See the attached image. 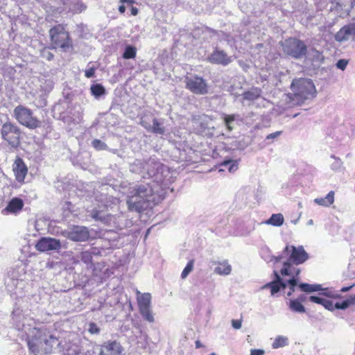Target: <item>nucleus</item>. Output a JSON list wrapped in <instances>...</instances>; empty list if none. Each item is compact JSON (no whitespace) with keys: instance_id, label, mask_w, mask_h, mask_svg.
Returning a JSON list of instances; mask_svg holds the SVG:
<instances>
[{"instance_id":"nucleus-20","label":"nucleus","mask_w":355,"mask_h":355,"mask_svg":"<svg viewBox=\"0 0 355 355\" xmlns=\"http://www.w3.org/2000/svg\"><path fill=\"white\" fill-rule=\"evenodd\" d=\"M146 161L141 159H136L132 164L130 166V171L134 173L142 174L144 177L146 172Z\"/></svg>"},{"instance_id":"nucleus-12","label":"nucleus","mask_w":355,"mask_h":355,"mask_svg":"<svg viewBox=\"0 0 355 355\" xmlns=\"http://www.w3.org/2000/svg\"><path fill=\"white\" fill-rule=\"evenodd\" d=\"M274 274L275 276V279L271 282L267 283L262 286V289H270V294L272 296H274L276 293H277L281 288H286V282L284 281L280 275L278 274L277 271H274Z\"/></svg>"},{"instance_id":"nucleus-5","label":"nucleus","mask_w":355,"mask_h":355,"mask_svg":"<svg viewBox=\"0 0 355 355\" xmlns=\"http://www.w3.org/2000/svg\"><path fill=\"white\" fill-rule=\"evenodd\" d=\"M49 35L54 49L60 48L63 51H67L72 47L69 33L63 26L58 24L51 28Z\"/></svg>"},{"instance_id":"nucleus-60","label":"nucleus","mask_w":355,"mask_h":355,"mask_svg":"<svg viewBox=\"0 0 355 355\" xmlns=\"http://www.w3.org/2000/svg\"><path fill=\"white\" fill-rule=\"evenodd\" d=\"M121 3H127L129 5H131L132 1L131 0H120Z\"/></svg>"},{"instance_id":"nucleus-17","label":"nucleus","mask_w":355,"mask_h":355,"mask_svg":"<svg viewBox=\"0 0 355 355\" xmlns=\"http://www.w3.org/2000/svg\"><path fill=\"white\" fill-rule=\"evenodd\" d=\"M24 202L21 199L18 198H15L12 199L7 207L3 210V211L10 212V213H17L21 211L23 208Z\"/></svg>"},{"instance_id":"nucleus-13","label":"nucleus","mask_w":355,"mask_h":355,"mask_svg":"<svg viewBox=\"0 0 355 355\" xmlns=\"http://www.w3.org/2000/svg\"><path fill=\"white\" fill-rule=\"evenodd\" d=\"M123 347L119 343L107 341L101 345L100 355H121Z\"/></svg>"},{"instance_id":"nucleus-39","label":"nucleus","mask_w":355,"mask_h":355,"mask_svg":"<svg viewBox=\"0 0 355 355\" xmlns=\"http://www.w3.org/2000/svg\"><path fill=\"white\" fill-rule=\"evenodd\" d=\"M331 157L334 159V162L331 164V168L334 171H338L342 168L343 162L340 159L336 157L335 156H331Z\"/></svg>"},{"instance_id":"nucleus-3","label":"nucleus","mask_w":355,"mask_h":355,"mask_svg":"<svg viewBox=\"0 0 355 355\" xmlns=\"http://www.w3.org/2000/svg\"><path fill=\"white\" fill-rule=\"evenodd\" d=\"M276 263L282 262L283 268L280 270L282 275H292L296 270L292 267L291 262L298 265L309 259V255L302 246L297 248L287 245L281 255L273 258Z\"/></svg>"},{"instance_id":"nucleus-9","label":"nucleus","mask_w":355,"mask_h":355,"mask_svg":"<svg viewBox=\"0 0 355 355\" xmlns=\"http://www.w3.org/2000/svg\"><path fill=\"white\" fill-rule=\"evenodd\" d=\"M65 238L75 242L86 241L89 238V231L87 227L73 225L62 233Z\"/></svg>"},{"instance_id":"nucleus-4","label":"nucleus","mask_w":355,"mask_h":355,"mask_svg":"<svg viewBox=\"0 0 355 355\" xmlns=\"http://www.w3.org/2000/svg\"><path fill=\"white\" fill-rule=\"evenodd\" d=\"M291 88L294 96L293 101L299 105L306 100L313 98L316 94L315 85L309 79H295L291 83Z\"/></svg>"},{"instance_id":"nucleus-52","label":"nucleus","mask_w":355,"mask_h":355,"mask_svg":"<svg viewBox=\"0 0 355 355\" xmlns=\"http://www.w3.org/2000/svg\"><path fill=\"white\" fill-rule=\"evenodd\" d=\"M347 302L348 306H351L352 304H355V295L354 296L349 297L346 300Z\"/></svg>"},{"instance_id":"nucleus-10","label":"nucleus","mask_w":355,"mask_h":355,"mask_svg":"<svg viewBox=\"0 0 355 355\" xmlns=\"http://www.w3.org/2000/svg\"><path fill=\"white\" fill-rule=\"evenodd\" d=\"M35 248L42 252L58 250L61 248V243L60 240L54 238L43 237L37 241L35 245Z\"/></svg>"},{"instance_id":"nucleus-27","label":"nucleus","mask_w":355,"mask_h":355,"mask_svg":"<svg viewBox=\"0 0 355 355\" xmlns=\"http://www.w3.org/2000/svg\"><path fill=\"white\" fill-rule=\"evenodd\" d=\"M298 286L302 291L306 293H312L323 290L320 284H309L306 283H300L299 284Z\"/></svg>"},{"instance_id":"nucleus-55","label":"nucleus","mask_w":355,"mask_h":355,"mask_svg":"<svg viewBox=\"0 0 355 355\" xmlns=\"http://www.w3.org/2000/svg\"><path fill=\"white\" fill-rule=\"evenodd\" d=\"M141 124L143 127H144L146 129L150 130L151 125L148 124L146 121L142 120L141 122Z\"/></svg>"},{"instance_id":"nucleus-23","label":"nucleus","mask_w":355,"mask_h":355,"mask_svg":"<svg viewBox=\"0 0 355 355\" xmlns=\"http://www.w3.org/2000/svg\"><path fill=\"white\" fill-rule=\"evenodd\" d=\"M139 309L150 308L151 295L149 293H144L137 296Z\"/></svg>"},{"instance_id":"nucleus-8","label":"nucleus","mask_w":355,"mask_h":355,"mask_svg":"<svg viewBox=\"0 0 355 355\" xmlns=\"http://www.w3.org/2000/svg\"><path fill=\"white\" fill-rule=\"evenodd\" d=\"M20 134L18 127L11 123H6L1 128L2 137L13 148L19 146Z\"/></svg>"},{"instance_id":"nucleus-2","label":"nucleus","mask_w":355,"mask_h":355,"mask_svg":"<svg viewBox=\"0 0 355 355\" xmlns=\"http://www.w3.org/2000/svg\"><path fill=\"white\" fill-rule=\"evenodd\" d=\"M15 328L26 334L28 349L35 355L49 354L58 343L57 338L46 328L36 327L35 321L31 318L19 316Z\"/></svg>"},{"instance_id":"nucleus-15","label":"nucleus","mask_w":355,"mask_h":355,"mask_svg":"<svg viewBox=\"0 0 355 355\" xmlns=\"http://www.w3.org/2000/svg\"><path fill=\"white\" fill-rule=\"evenodd\" d=\"M208 59L211 63L223 65H227L232 62L231 58L223 51H215Z\"/></svg>"},{"instance_id":"nucleus-64","label":"nucleus","mask_w":355,"mask_h":355,"mask_svg":"<svg viewBox=\"0 0 355 355\" xmlns=\"http://www.w3.org/2000/svg\"><path fill=\"white\" fill-rule=\"evenodd\" d=\"M149 232H150V229H148V230H147V234H148V233H149Z\"/></svg>"},{"instance_id":"nucleus-37","label":"nucleus","mask_w":355,"mask_h":355,"mask_svg":"<svg viewBox=\"0 0 355 355\" xmlns=\"http://www.w3.org/2000/svg\"><path fill=\"white\" fill-rule=\"evenodd\" d=\"M92 146L96 149L97 150H106L107 148V146L105 143L101 141L100 139H94L92 141Z\"/></svg>"},{"instance_id":"nucleus-19","label":"nucleus","mask_w":355,"mask_h":355,"mask_svg":"<svg viewBox=\"0 0 355 355\" xmlns=\"http://www.w3.org/2000/svg\"><path fill=\"white\" fill-rule=\"evenodd\" d=\"M214 270L218 275H228L232 271V267L227 261H223L217 263Z\"/></svg>"},{"instance_id":"nucleus-47","label":"nucleus","mask_w":355,"mask_h":355,"mask_svg":"<svg viewBox=\"0 0 355 355\" xmlns=\"http://www.w3.org/2000/svg\"><path fill=\"white\" fill-rule=\"evenodd\" d=\"M95 69L94 67H90L87 69L85 72V75L87 78H92L94 76Z\"/></svg>"},{"instance_id":"nucleus-57","label":"nucleus","mask_w":355,"mask_h":355,"mask_svg":"<svg viewBox=\"0 0 355 355\" xmlns=\"http://www.w3.org/2000/svg\"><path fill=\"white\" fill-rule=\"evenodd\" d=\"M138 13V9L135 7H132L131 8V14L132 15H137Z\"/></svg>"},{"instance_id":"nucleus-18","label":"nucleus","mask_w":355,"mask_h":355,"mask_svg":"<svg viewBox=\"0 0 355 355\" xmlns=\"http://www.w3.org/2000/svg\"><path fill=\"white\" fill-rule=\"evenodd\" d=\"M300 272V269H296V271L293 272L292 275H288L290 279L288 281H286V286H288V291L287 293V296L288 297L295 291V286L299 285V278L297 277Z\"/></svg>"},{"instance_id":"nucleus-46","label":"nucleus","mask_w":355,"mask_h":355,"mask_svg":"<svg viewBox=\"0 0 355 355\" xmlns=\"http://www.w3.org/2000/svg\"><path fill=\"white\" fill-rule=\"evenodd\" d=\"M232 326L235 329H239L242 326V320H232Z\"/></svg>"},{"instance_id":"nucleus-11","label":"nucleus","mask_w":355,"mask_h":355,"mask_svg":"<svg viewBox=\"0 0 355 355\" xmlns=\"http://www.w3.org/2000/svg\"><path fill=\"white\" fill-rule=\"evenodd\" d=\"M335 40L338 42H355V23L342 27L335 35Z\"/></svg>"},{"instance_id":"nucleus-56","label":"nucleus","mask_w":355,"mask_h":355,"mask_svg":"<svg viewBox=\"0 0 355 355\" xmlns=\"http://www.w3.org/2000/svg\"><path fill=\"white\" fill-rule=\"evenodd\" d=\"M353 286H354V285H352L350 286H347V287H343L340 289V292L345 293V292L349 291Z\"/></svg>"},{"instance_id":"nucleus-22","label":"nucleus","mask_w":355,"mask_h":355,"mask_svg":"<svg viewBox=\"0 0 355 355\" xmlns=\"http://www.w3.org/2000/svg\"><path fill=\"white\" fill-rule=\"evenodd\" d=\"M187 86L189 89L196 94H200V81L198 77L193 78L191 76H187Z\"/></svg>"},{"instance_id":"nucleus-31","label":"nucleus","mask_w":355,"mask_h":355,"mask_svg":"<svg viewBox=\"0 0 355 355\" xmlns=\"http://www.w3.org/2000/svg\"><path fill=\"white\" fill-rule=\"evenodd\" d=\"M139 309L141 315L146 320L150 323L154 322L155 319L150 308H143Z\"/></svg>"},{"instance_id":"nucleus-44","label":"nucleus","mask_w":355,"mask_h":355,"mask_svg":"<svg viewBox=\"0 0 355 355\" xmlns=\"http://www.w3.org/2000/svg\"><path fill=\"white\" fill-rule=\"evenodd\" d=\"M349 307L347 302L345 300L342 302H336L335 304V309H346Z\"/></svg>"},{"instance_id":"nucleus-59","label":"nucleus","mask_w":355,"mask_h":355,"mask_svg":"<svg viewBox=\"0 0 355 355\" xmlns=\"http://www.w3.org/2000/svg\"><path fill=\"white\" fill-rule=\"evenodd\" d=\"M119 11L121 13H123L125 11V7L123 5H121L119 7Z\"/></svg>"},{"instance_id":"nucleus-63","label":"nucleus","mask_w":355,"mask_h":355,"mask_svg":"<svg viewBox=\"0 0 355 355\" xmlns=\"http://www.w3.org/2000/svg\"><path fill=\"white\" fill-rule=\"evenodd\" d=\"M136 293H137V296H140V295L143 294V293H141L140 291H139L138 290H136Z\"/></svg>"},{"instance_id":"nucleus-50","label":"nucleus","mask_w":355,"mask_h":355,"mask_svg":"<svg viewBox=\"0 0 355 355\" xmlns=\"http://www.w3.org/2000/svg\"><path fill=\"white\" fill-rule=\"evenodd\" d=\"M280 131H277L275 132L271 133L266 137V139H275L279 135H280Z\"/></svg>"},{"instance_id":"nucleus-54","label":"nucleus","mask_w":355,"mask_h":355,"mask_svg":"<svg viewBox=\"0 0 355 355\" xmlns=\"http://www.w3.org/2000/svg\"><path fill=\"white\" fill-rule=\"evenodd\" d=\"M201 134H204L205 135H209V136L213 135V132H209V130H208V132H206V128L205 127H202V125H201Z\"/></svg>"},{"instance_id":"nucleus-51","label":"nucleus","mask_w":355,"mask_h":355,"mask_svg":"<svg viewBox=\"0 0 355 355\" xmlns=\"http://www.w3.org/2000/svg\"><path fill=\"white\" fill-rule=\"evenodd\" d=\"M264 354V351L262 349H252L250 352V355H263Z\"/></svg>"},{"instance_id":"nucleus-16","label":"nucleus","mask_w":355,"mask_h":355,"mask_svg":"<svg viewBox=\"0 0 355 355\" xmlns=\"http://www.w3.org/2000/svg\"><path fill=\"white\" fill-rule=\"evenodd\" d=\"M355 5V0H338L335 8L341 10L340 16L348 15L351 9Z\"/></svg>"},{"instance_id":"nucleus-32","label":"nucleus","mask_w":355,"mask_h":355,"mask_svg":"<svg viewBox=\"0 0 355 355\" xmlns=\"http://www.w3.org/2000/svg\"><path fill=\"white\" fill-rule=\"evenodd\" d=\"M221 166L226 167L230 173H234L238 169V162L236 160H225Z\"/></svg>"},{"instance_id":"nucleus-62","label":"nucleus","mask_w":355,"mask_h":355,"mask_svg":"<svg viewBox=\"0 0 355 355\" xmlns=\"http://www.w3.org/2000/svg\"><path fill=\"white\" fill-rule=\"evenodd\" d=\"M195 343L196 348H199L200 345V340H197Z\"/></svg>"},{"instance_id":"nucleus-42","label":"nucleus","mask_w":355,"mask_h":355,"mask_svg":"<svg viewBox=\"0 0 355 355\" xmlns=\"http://www.w3.org/2000/svg\"><path fill=\"white\" fill-rule=\"evenodd\" d=\"M322 291H324L323 295L327 297H331V298L340 297V294L338 293H336L333 291H329L328 289H323Z\"/></svg>"},{"instance_id":"nucleus-21","label":"nucleus","mask_w":355,"mask_h":355,"mask_svg":"<svg viewBox=\"0 0 355 355\" xmlns=\"http://www.w3.org/2000/svg\"><path fill=\"white\" fill-rule=\"evenodd\" d=\"M334 202V192L331 191L324 198H318L314 199V202L323 207H329Z\"/></svg>"},{"instance_id":"nucleus-1","label":"nucleus","mask_w":355,"mask_h":355,"mask_svg":"<svg viewBox=\"0 0 355 355\" xmlns=\"http://www.w3.org/2000/svg\"><path fill=\"white\" fill-rule=\"evenodd\" d=\"M145 174L148 177H155L157 182L163 181L162 177L164 173H168V168L159 160L150 158L145 162ZM128 208L131 211L141 212L156 202L157 196H160L157 183L130 184L126 192Z\"/></svg>"},{"instance_id":"nucleus-38","label":"nucleus","mask_w":355,"mask_h":355,"mask_svg":"<svg viewBox=\"0 0 355 355\" xmlns=\"http://www.w3.org/2000/svg\"><path fill=\"white\" fill-rule=\"evenodd\" d=\"M193 261H190L187 263V265L186 266L184 269L183 270V271L181 274V277L182 279H185L188 276V275L191 272V270H193Z\"/></svg>"},{"instance_id":"nucleus-14","label":"nucleus","mask_w":355,"mask_h":355,"mask_svg":"<svg viewBox=\"0 0 355 355\" xmlns=\"http://www.w3.org/2000/svg\"><path fill=\"white\" fill-rule=\"evenodd\" d=\"M16 180L19 182H23L28 172V168L24 164L23 159L17 157L12 166Z\"/></svg>"},{"instance_id":"nucleus-26","label":"nucleus","mask_w":355,"mask_h":355,"mask_svg":"<svg viewBox=\"0 0 355 355\" xmlns=\"http://www.w3.org/2000/svg\"><path fill=\"white\" fill-rule=\"evenodd\" d=\"M261 89L257 87H254L243 94V99L247 101H254L257 99L261 96Z\"/></svg>"},{"instance_id":"nucleus-48","label":"nucleus","mask_w":355,"mask_h":355,"mask_svg":"<svg viewBox=\"0 0 355 355\" xmlns=\"http://www.w3.org/2000/svg\"><path fill=\"white\" fill-rule=\"evenodd\" d=\"M42 56L46 58L48 60H51L54 57L53 54L48 51H44L42 53Z\"/></svg>"},{"instance_id":"nucleus-45","label":"nucleus","mask_w":355,"mask_h":355,"mask_svg":"<svg viewBox=\"0 0 355 355\" xmlns=\"http://www.w3.org/2000/svg\"><path fill=\"white\" fill-rule=\"evenodd\" d=\"M309 300L312 302H314V303H316V304H322L323 302H324V298H321V297H317V296H311L309 297Z\"/></svg>"},{"instance_id":"nucleus-6","label":"nucleus","mask_w":355,"mask_h":355,"mask_svg":"<svg viewBox=\"0 0 355 355\" xmlns=\"http://www.w3.org/2000/svg\"><path fill=\"white\" fill-rule=\"evenodd\" d=\"M284 52L294 58L300 59L304 57L307 51L306 44L295 38H289L283 44Z\"/></svg>"},{"instance_id":"nucleus-33","label":"nucleus","mask_w":355,"mask_h":355,"mask_svg":"<svg viewBox=\"0 0 355 355\" xmlns=\"http://www.w3.org/2000/svg\"><path fill=\"white\" fill-rule=\"evenodd\" d=\"M150 130H151L154 133L159 135H163L164 133V128L161 126V124L155 118L153 119V125L151 126Z\"/></svg>"},{"instance_id":"nucleus-43","label":"nucleus","mask_w":355,"mask_h":355,"mask_svg":"<svg viewBox=\"0 0 355 355\" xmlns=\"http://www.w3.org/2000/svg\"><path fill=\"white\" fill-rule=\"evenodd\" d=\"M326 309L329 311H334L335 309V304L330 300L324 299L323 304H322Z\"/></svg>"},{"instance_id":"nucleus-25","label":"nucleus","mask_w":355,"mask_h":355,"mask_svg":"<svg viewBox=\"0 0 355 355\" xmlns=\"http://www.w3.org/2000/svg\"><path fill=\"white\" fill-rule=\"evenodd\" d=\"M284 218L282 214H273L265 223L275 227H280L284 224Z\"/></svg>"},{"instance_id":"nucleus-61","label":"nucleus","mask_w":355,"mask_h":355,"mask_svg":"<svg viewBox=\"0 0 355 355\" xmlns=\"http://www.w3.org/2000/svg\"><path fill=\"white\" fill-rule=\"evenodd\" d=\"M308 225H313V220L312 219H310L307 221Z\"/></svg>"},{"instance_id":"nucleus-28","label":"nucleus","mask_w":355,"mask_h":355,"mask_svg":"<svg viewBox=\"0 0 355 355\" xmlns=\"http://www.w3.org/2000/svg\"><path fill=\"white\" fill-rule=\"evenodd\" d=\"M238 116L239 115L236 114H223V123L229 132H231L234 129L233 124Z\"/></svg>"},{"instance_id":"nucleus-36","label":"nucleus","mask_w":355,"mask_h":355,"mask_svg":"<svg viewBox=\"0 0 355 355\" xmlns=\"http://www.w3.org/2000/svg\"><path fill=\"white\" fill-rule=\"evenodd\" d=\"M80 259L86 264L92 263V252L89 251H84L80 254Z\"/></svg>"},{"instance_id":"nucleus-24","label":"nucleus","mask_w":355,"mask_h":355,"mask_svg":"<svg viewBox=\"0 0 355 355\" xmlns=\"http://www.w3.org/2000/svg\"><path fill=\"white\" fill-rule=\"evenodd\" d=\"M291 311L295 313H304L306 311L305 307L298 300L291 299L288 302Z\"/></svg>"},{"instance_id":"nucleus-34","label":"nucleus","mask_w":355,"mask_h":355,"mask_svg":"<svg viewBox=\"0 0 355 355\" xmlns=\"http://www.w3.org/2000/svg\"><path fill=\"white\" fill-rule=\"evenodd\" d=\"M91 216L96 220L105 222L107 220L106 216L103 211L93 209L91 212Z\"/></svg>"},{"instance_id":"nucleus-53","label":"nucleus","mask_w":355,"mask_h":355,"mask_svg":"<svg viewBox=\"0 0 355 355\" xmlns=\"http://www.w3.org/2000/svg\"><path fill=\"white\" fill-rule=\"evenodd\" d=\"M89 331L91 333L97 334L98 333L99 329L96 327V326L94 324H91Z\"/></svg>"},{"instance_id":"nucleus-40","label":"nucleus","mask_w":355,"mask_h":355,"mask_svg":"<svg viewBox=\"0 0 355 355\" xmlns=\"http://www.w3.org/2000/svg\"><path fill=\"white\" fill-rule=\"evenodd\" d=\"M42 89L44 92H50L53 87V83L51 80H46L41 85Z\"/></svg>"},{"instance_id":"nucleus-58","label":"nucleus","mask_w":355,"mask_h":355,"mask_svg":"<svg viewBox=\"0 0 355 355\" xmlns=\"http://www.w3.org/2000/svg\"><path fill=\"white\" fill-rule=\"evenodd\" d=\"M296 300H300V302L302 303V302L305 301L306 296L304 295H301Z\"/></svg>"},{"instance_id":"nucleus-49","label":"nucleus","mask_w":355,"mask_h":355,"mask_svg":"<svg viewBox=\"0 0 355 355\" xmlns=\"http://www.w3.org/2000/svg\"><path fill=\"white\" fill-rule=\"evenodd\" d=\"M201 94H204L208 92V89L207 88V85L204 82V80L201 78Z\"/></svg>"},{"instance_id":"nucleus-7","label":"nucleus","mask_w":355,"mask_h":355,"mask_svg":"<svg viewBox=\"0 0 355 355\" xmlns=\"http://www.w3.org/2000/svg\"><path fill=\"white\" fill-rule=\"evenodd\" d=\"M16 119L21 125L34 129L40 125V121L32 116L31 111L23 106H17L14 110Z\"/></svg>"},{"instance_id":"nucleus-41","label":"nucleus","mask_w":355,"mask_h":355,"mask_svg":"<svg viewBox=\"0 0 355 355\" xmlns=\"http://www.w3.org/2000/svg\"><path fill=\"white\" fill-rule=\"evenodd\" d=\"M348 63H349L348 60L340 59V60H338V62L336 64V66L338 69H341L342 71H344L346 69Z\"/></svg>"},{"instance_id":"nucleus-30","label":"nucleus","mask_w":355,"mask_h":355,"mask_svg":"<svg viewBox=\"0 0 355 355\" xmlns=\"http://www.w3.org/2000/svg\"><path fill=\"white\" fill-rule=\"evenodd\" d=\"M91 93L95 98H98L101 96L105 94V89L104 87L101 84H94L91 86Z\"/></svg>"},{"instance_id":"nucleus-29","label":"nucleus","mask_w":355,"mask_h":355,"mask_svg":"<svg viewBox=\"0 0 355 355\" xmlns=\"http://www.w3.org/2000/svg\"><path fill=\"white\" fill-rule=\"evenodd\" d=\"M288 344V339L287 337L283 336H278L275 338V340L272 344V347L273 349H277L279 347H285Z\"/></svg>"},{"instance_id":"nucleus-35","label":"nucleus","mask_w":355,"mask_h":355,"mask_svg":"<svg viewBox=\"0 0 355 355\" xmlns=\"http://www.w3.org/2000/svg\"><path fill=\"white\" fill-rule=\"evenodd\" d=\"M136 48L132 46H126L123 57L125 59H132L136 56Z\"/></svg>"}]
</instances>
